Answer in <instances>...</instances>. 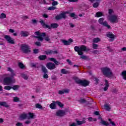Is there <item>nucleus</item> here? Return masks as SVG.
<instances>
[{
    "mask_svg": "<svg viewBox=\"0 0 126 126\" xmlns=\"http://www.w3.org/2000/svg\"><path fill=\"white\" fill-rule=\"evenodd\" d=\"M74 50L78 53L79 56H82L83 55V52H88V51H90V49L87 48L85 45H82L80 47L75 46Z\"/></svg>",
    "mask_w": 126,
    "mask_h": 126,
    "instance_id": "f257e3e1",
    "label": "nucleus"
},
{
    "mask_svg": "<svg viewBox=\"0 0 126 126\" xmlns=\"http://www.w3.org/2000/svg\"><path fill=\"white\" fill-rule=\"evenodd\" d=\"M74 80H75V82L77 84H79V85L83 86V87H87V86H88L89 84H90V82L89 81L79 79L77 77L74 78Z\"/></svg>",
    "mask_w": 126,
    "mask_h": 126,
    "instance_id": "f03ea898",
    "label": "nucleus"
},
{
    "mask_svg": "<svg viewBox=\"0 0 126 126\" xmlns=\"http://www.w3.org/2000/svg\"><path fill=\"white\" fill-rule=\"evenodd\" d=\"M102 72L103 73V75L108 77V78H111L113 77V72L112 70L108 67H104L101 68Z\"/></svg>",
    "mask_w": 126,
    "mask_h": 126,
    "instance_id": "7ed1b4c3",
    "label": "nucleus"
},
{
    "mask_svg": "<svg viewBox=\"0 0 126 126\" xmlns=\"http://www.w3.org/2000/svg\"><path fill=\"white\" fill-rule=\"evenodd\" d=\"M40 23H41V25L43 27V28H48V29H57L58 27H59V24L57 23H52L51 24V26H49L43 21V20H41L39 21Z\"/></svg>",
    "mask_w": 126,
    "mask_h": 126,
    "instance_id": "20e7f679",
    "label": "nucleus"
},
{
    "mask_svg": "<svg viewBox=\"0 0 126 126\" xmlns=\"http://www.w3.org/2000/svg\"><path fill=\"white\" fill-rule=\"evenodd\" d=\"M21 51L24 54H30L31 53V48L27 44H22L20 46Z\"/></svg>",
    "mask_w": 126,
    "mask_h": 126,
    "instance_id": "39448f33",
    "label": "nucleus"
},
{
    "mask_svg": "<svg viewBox=\"0 0 126 126\" xmlns=\"http://www.w3.org/2000/svg\"><path fill=\"white\" fill-rule=\"evenodd\" d=\"M35 34L37 36H35L34 38H36V39H38V41H40V42L44 41V38H43V37H46L45 32L40 33V32L37 31L35 32Z\"/></svg>",
    "mask_w": 126,
    "mask_h": 126,
    "instance_id": "423d86ee",
    "label": "nucleus"
},
{
    "mask_svg": "<svg viewBox=\"0 0 126 126\" xmlns=\"http://www.w3.org/2000/svg\"><path fill=\"white\" fill-rule=\"evenodd\" d=\"M69 14L68 11L61 13L59 15H57L55 16V19L56 20H61L62 19H65L66 18V14Z\"/></svg>",
    "mask_w": 126,
    "mask_h": 126,
    "instance_id": "0eeeda50",
    "label": "nucleus"
},
{
    "mask_svg": "<svg viewBox=\"0 0 126 126\" xmlns=\"http://www.w3.org/2000/svg\"><path fill=\"white\" fill-rule=\"evenodd\" d=\"M104 18H100L98 20V23L101 24V25H103L104 27H106L107 29H112V27L111 26L108 24V22L107 21H105L104 22Z\"/></svg>",
    "mask_w": 126,
    "mask_h": 126,
    "instance_id": "6e6552de",
    "label": "nucleus"
},
{
    "mask_svg": "<svg viewBox=\"0 0 126 126\" xmlns=\"http://www.w3.org/2000/svg\"><path fill=\"white\" fill-rule=\"evenodd\" d=\"M3 82L5 85H9L12 83V78L10 77H6L3 79Z\"/></svg>",
    "mask_w": 126,
    "mask_h": 126,
    "instance_id": "1a4fd4ad",
    "label": "nucleus"
},
{
    "mask_svg": "<svg viewBox=\"0 0 126 126\" xmlns=\"http://www.w3.org/2000/svg\"><path fill=\"white\" fill-rule=\"evenodd\" d=\"M106 36L108 38H110V42H113L115 40V38H116V35L113 34V32H107L106 34Z\"/></svg>",
    "mask_w": 126,
    "mask_h": 126,
    "instance_id": "9d476101",
    "label": "nucleus"
},
{
    "mask_svg": "<svg viewBox=\"0 0 126 126\" xmlns=\"http://www.w3.org/2000/svg\"><path fill=\"white\" fill-rule=\"evenodd\" d=\"M41 70L44 73L43 78L45 79H47V78H49V75H48V70L47 69V68L42 65L41 67Z\"/></svg>",
    "mask_w": 126,
    "mask_h": 126,
    "instance_id": "9b49d317",
    "label": "nucleus"
},
{
    "mask_svg": "<svg viewBox=\"0 0 126 126\" xmlns=\"http://www.w3.org/2000/svg\"><path fill=\"white\" fill-rule=\"evenodd\" d=\"M46 67L50 70H53V69L56 68L57 67L53 62H49L46 64Z\"/></svg>",
    "mask_w": 126,
    "mask_h": 126,
    "instance_id": "f8f14e48",
    "label": "nucleus"
},
{
    "mask_svg": "<svg viewBox=\"0 0 126 126\" xmlns=\"http://www.w3.org/2000/svg\"><path fill=\"white\" fill-rule=\"evenodd\" d=\"M4 38L6 40V41H7L8 43H9V44H11L12 45H13L15 43L14 40H13V39H12L11 37H10V36L9 35H5Z\"/></svg>",
    "mask_w": 126,
    "mask_h": 126,
    "instance_id": "ddd939ff",
    "label": "nucleus"
},
{
    "mask_svg": "<svg viewBox=\"0 0 126 126\" xmlns=\"http://www.w3.org/2000/svg\"><path fill=\"white\" fill-rule=\"evenodd\" d=\"M109 20L112 22V23H116V22L118 23L119 21H118V16L112 15L109 17Z\"/></svg>",
    "mask_w": 126,
    "mask_h": 126,
    "instance_id": "4468645a",
    "label": "nucleus"
},
{
    "mask_svg": "<svg viewBox=\"0 0 126 126\" xmlns=\"http://www.w3.org/2000/svg\"><path fill=\"white\" fill-rule=\"evenodd\" d=\"M62 42L63 43V45H64V46H69V45H70V44H71L72 42H73V40L71 38L68 39V40L63 39L62 40Z\"/></svg>",
    "mask_w": 126,
    "mask_h": 126,
    "instance_id": "2eb2a0df",
    "label": "nucleus"
},
{
    "mask_svg": "<svg viewBox=\"0 0 126 126\" xmlns=\"http://www.w3.org/2000/svg\"><path fill=\"white\" fill-rule=\"evenodd\" d=\"M45 53L47 55H56L57 54H59V52H58V50L54 51L53 50H48L45 51Z\"/></svg>",
    "mask_w": 126,
    "mask_h": 126,
    "instance_id": "dca6fc26",
    "label": "nucleus"
},
{
    "mask_svg": "<svg viewBox=\"0 0 126 126\" xmlns=\"http://www.w3.org/2000/svg\"><path fill=\"white\" fill-rule=\"evenodd\" d=\"M30 34L29 32L26 31H22L20 32V35L22 37H28Z\"/></svg>",
    "mask_w": 126,
    "mask_h": 126,
    "instance_id": "f3484780",
    "label": "nucleus"
},
{
    "mask_svg": "<svg viewBox=\"0 0 126 126\" xmlns=\"http://www.w3.org/2000/svg\"><path fill=\"white\" fill-rule=\"evenodd\" d=\"M49 60H50L51 62L54 63L55 65H60V64H61V63L57 61V59L54 58H49Z\"/></svg>",
    "mask_w": 126,
    "mask_h": 126,
    "instance_id": "a211bd4d",
    "label": "nucleus"
},
{
    "mask_svg": "<svg viewBox=\"0 0 126 126\" xmlns=\"http://www.w3.org/2000/svg\"><path fill=\"white\" fill-rule=\"evenodd\" d=\"M65 114V112L63 110H59L56 112V115L58 117H63Z\"/></svg>",
    "mask_w": 126,
    "mask_h": 126,
    "instance_id": "6ab92c4d",
    "label": "nucleus"
},
{
    "mask_svg": "<svg viewBox=\"0 0 126 126\" xmlns=\"http://www.w3.org/2000/svg\"><path fill=\"white\" fill-rule=\"evenodd\" d=\"M58 93L60 95H63V94H64V93L68 94V93H69V90L64 89V90H63L62 91H59Z\"/></svg>",
    "mask_w": 126,
    "mask_h": 126,
    "instance_id": "aec40b11",
    "label": "nucleus"
},
{
    "mask_svg": "<svg viewBox=\"0 0 126 126\" xmlns=\"http://www.w3.org/2000/svg\"><path fill=\"white\" fill-rule=\"evenodd\" d=\"M20 118L21 120H27V119H28V116L27 114L23 113L20 116Z\"/></svg>",
    "mask_w": 126,
    "mask_h": 126,
    "instance_id": "412c9836",
    "label": "nucleus"
},
{
    "mask_svg": "<svg viewBox=\"0 0 126 126\" xmlns=\"http://www.w3.org/2000/svg\"><path fill=\"white\" fill-rule=\"evenodd\" d=\"M0 106H2L3 107H5V108H9V105L6 103V102L3 101L0 102Z\"/></svg>",
    "mask_w": 126,
    "mask_h": 126,
    "instance_id": "4be33fe9",
    "label": "nucleus"
},
{
    "mask_svg": "<svg viewBox=\"0 0 126 126\" xmlns=\"http://www.w3.org/2000/svg\"><path fill=\"white\" fill-rule=\"evenodd\" d=\"M76 122L78 126H81L83 124H85L86 123V121L84 120H83L82 121L77 120Z\"/></svg>",
    "mask_w": 126,
    "mask_h": 126,
    "instance_id": "5701e85b",
    "label": "nucleus"
},
{
    "mask_svg": "<svg viewBox=\"0 0 126 126\" xmlns=\"http://www.w3.org/2000/svg\"><path fill=\"white\" fill-rule=\"evenodd\" d=\"M101 16H104V14L102 12H97L95 15V17L97 18L101 17Z\"/></svg>",
    "mask_w": 126,
    "mask_h": 126,
    "instance_id": "b1692460",
    "label": "nucleus"
},
{
    "mask_svg": "<svg viewBox=\"0 0 126 126\" xmlns=\"http://www.w3.org/2000/svg\"><path fill=\"white\" fill-rule=\"evenodd\" d=\"M38 59L40 61H45L47 59V55H40L38 57Z\"/></svg>",
    "mask_w": 126,
    "mask_h": 126,
    "instance_id": "393cba45",
    "label": "nucleus"
},
{
    "mask_svg": "<svg viewBox=\"0 0 126 126\" xmlns=\"http://www.w3.org/2000/svg\"><path fill=\"white\" fill-rule=\"evenodd\" d=\"M50 108L51 109H56V102L55 101H53V103H51L50 105Z\"/></svg>",
    "mask_w": 126,
    "mask_h": 126,
    "instance_id": "a878e982",
    "label": "nucleus"
},
{
    "mask_svg": "<svg viewBox=\"0 0 126 126\" xmlns=\"http://www.w3.org/2000/svg\"><path fill=\"white\" fill-rule=\"evenodd\" d=\"M61 72L62 73V74H68V73H69V71L66 70L64 68L62 69Z\"/></svg>",
    "mask_w": 126,
    "mask_h": 126,
    "instance_id": "bb28decb",
    "label": "nucleus"
},
{
    "mask_svg": "<svg viewBox=\"0 0 126 126\" xmlns=\"http://www.w3.org/2000/svg\"><path fill=\"white\" fill-rule=\"evenodd\" d=\"M21 76L22 77V78H24L25 80H27L28 78H29V76H28V75L24 73H22L21 74Z\"/></svg>",
    "mask_w": 126,
    "mask_h": 126,
    "instance_id": "cd10ccee",
    "label": "nucleus"
},
{
    "mask_svg": "<svg viewBox=\"0 0 126 126\" xmlns=\"http://www.w3.org/2000/svg\"><path fill=\"white\" fill-rule=\"evenodd\" d=\"M70 17H72L73 19H76L78 18V16L75 15V14L74 13H71L69 15Z\"/></svg>",
    "mask_w": 126,
    "mask_h": 126,
    "instance_id": "c85d7f7f",
    "label": "nucleus"
},
{
    "mask_svg": "<svg viewBox=\"0 0 126 126\" xmlns=\"http://www.w3.org/2000/svg\"><path fill=\"white\" fill-rule=\"evenodd\" d=\"M19 85H15L13 86V87H12V89H13V90H15V91L18 90V89H19Z\"/></svg>",
    "mask_w": 126,
    "mask_h": 126,
    "instance_id": "c756f323",
    "label": "nucleus"
},
{
    "mask_svg": "<svg viewBox=\"0 0 126 126\" xmlns=\"http://www.w3.org/2000/svg\"><path fill=\"white\" fill-rule=\"evenodd\" d=\"M121 75H122V76L123 77V79L124 80H126V71H123L122 72Z\"/></svg>",
    "mask_w": 126,
    "mask_h": 126,
    "instance_id": "7c9ffc66",
    "label": "nucleus"
},
{
    "mask_svg": "<svg viewBox=\"0 0 126 126\" xmlns=\"http://www.w3.org/2000/svg\"><path fill=\"white\" fill-rule=\"evenodd\" d=\"M18 66L20 67V68H21V69H23L24 68H25V66H24V64L22 63H18Z\"/></svg>",
    "mask_w": 126,
    "mask_h": 126,
    "instance_id": "2f4dec72",
    "label": "nucleus"
},
{
    "mask_svg": "<svg viewBox=\"0 0 126 126\" xmlns=\"http://www.w3.org/2000/svg\"><path fill=\"white\" fill-rule=\"evenodd\" d=\"M29 120H30V119H33L34 118V113H31V112H29Z\"/></svg>",
    "mask_w": 126,
    "mask_h": 126,
    "instance_id": "473e14b6",
    "label": "nucleus"
},
{
    "mask_svg": "<svg viewBox=\"0 0 126 126\" xmlns=\"http://www.w3.org/2000/svg\"><path fill=\"white\" fill-rule=\"evenodd\" d=\"M100 39L99 37L94 38L93 39V43H99L100 42Z\"/></svg>",
    "mask_w": 126,
    "mask_h": 126,
    "instance_id": "72a5a7b5",
    "label": "nucleus"
},
{
    "mask_svg": "<svg viewBox=\"0 0 126 126\" xmlns=\"http://www.w3.org/2000/svg\"><path fill=\"white\" fill-rule=\"evenodd\" d=\"M56 104H57L60 108H63V104L60 101H56Z\"/></svg>",
    "mask_w": 126,
    "mask_h": 126,
    "instance_id": "f704fd0d",
    "label": "nucleus"
},
{
    "mask_svg": "<svg viewBox=\"0 0 126 126\" xmlns=\"http://www.w3.org/2000/svg\"><path fill=\"white\" fill-rule=\"evenodd\" d=\"M4 89L5 90H7L8 91H9V90H10V89H12V87L10 86H6L4 87Z\"/></svg>",
    "mask_w": 126,
    "mask_h": 126,
    "instance_id": "c9c22d12",
    "label": "nucleus"
},
{
    "mask_svg": "<svg viewBox=\"0 0 126 126\" xmlns=\"http://www.w3.org/2000/svg\"><path fill=\"white\" fill-rule=\"evenodd\" d=\"M99 4L98 2H95L93 4V7H94V8H97V7L99 6Z\"/></svg>",
    "mask_w": 126,
    "mask_h": 126,
    "instance_id": "e433bc0d",
    "label": "nucleus"
},
{
    "mask_svg": "<svg viewBox=\"0 0 126 126\" xmlns=\"http://www.w3.org/2000/svg\"><path fill=\"white\" fill-rule=\"evenodd\" d=\"M6 18V15L4 13H1L0 15V19Z\"/></svg>",
    "mask_w": 126,
    "mask_h": 126,
    "instance_id": "4c0bfd02",
    "label": "nucleus"
},
{
    "mask_svg": "<svg viewBox=\"0 0 126 126\" xmlns=\"http://www.w3.org/2000/svg\"><path fill=\"white\" fill-rule=\"evenodd\" d=\"M101 124L102 125H103V126H109V123H108L107 122L104 121L103 120H101Z\"/></svg>",
    "mask_w": 126,
    "mask_h": 126,
    "instance_id": "58836bf2",
    "label": "nucleus"
},
{
    "mask_svg": "<svg viewBox=\"0 0 126 126\" xmlns=\"http://www.w3.org/2000/svg\"><path fill=\"white\" fill-rule=\"evenodd\" d=\"M104 108L107 111H110V110H111V107H110V106H109V105H108V104H105L104 105Z\"/></svg>",
    "mask_w": 126,
    "mask_h": 126,
    "instance_id": "ea45409f",
    "label": "nucleus"
},
{
    "mask_svg": "<svg viewBox=\"0 0 126 126\" xmlns=\"http://www.w3.org/2000/svg\"><path fill=\"white\" fill-rule=\"evenodd\" d=\"M56 8H57L56 7L52 6L48 7L47 9L48 10H55V9H56Z\"/></svg>",
    "mask_w": 126,
    "mask_h": 126,
    "instance_id": "a19ab883",
    "label": "nucleus"
},
{
    "mask_svg": "<svg viewBox=\"0 0 126 126\" xmlns=\"http://www.w3.org/2000/svg\"><path fill=\"white\" fill-rule=\"evenodd\" d=\"M98 44H95V43L93 44V48L94 50H96V49H98Z\"/></svg>",
    "mask_w": 126,
    "mask_h": 126,
    "instance_id": "79ce46f5",
    "label": "nucleus"
},
{
    "mask_svg": "<svg viewBox=\"0 0 126 126\" xmlns=\"http://www.w3.org/2000/svg\"><path fill=\"white\" fill-rule=\"evenodd\" d=\"M35 107L36 108H37L38 109H42L43 108V107L42 106V105H41V104H39V103H37L35 105Z\"/></svg>",
    "mask_w": 126,
    "mask_h": 126,
    "instance_id": "37998d69",
    "label": "nucleus"
},
{
    "mask_svg": "<svg viewBox=\"0 0 126 126\" xmlns=\"http://www.w3.org/2000/svg\"><path fill=\"white\" fill-rule=\"evenodd\" d=\"M94 81H95L96 84H98V83H99V81H100L99 79L97 77L94 78Z\"/></svg>",
    "mask_w": 126,
    "mask_h": 126,
    "instance_id": "c03bdc74",
    "label": "nucleus"
},
{
    "mask_svg": "<svg viewBox=\"0 0 126 126\" xmlns=\"http://www.w3.org/2000/svg\"><path fill=\"white\" fill-rule=\"evenodd\" d=\"M108 13L109 15H112L113 13H114V10L112 9H108Z\"/></svg>",
    "mask_w": 126,
    "mask_h": 126,
    "instance_id": "a18cd8bd",
    "label": "nucleus"
},
{
    "mask_svg": "<svg viewBox=\"0 0 126 126\" xmlns=\"http://www.w3.org/2000/svg\"><path fill=\"white\" fill-rule=\"evenodd\" d=\"M79 103H81V104H83L86 102V100L84 99H81L80 100H79Z\"/></svg>",
    "mask_w": 126,
    "mask_h": 126,
    "instance_id": "49530a36",
    "label": "nucleus"
},
{
    "mask_svg": "<svg viewBox=\"0 0 126 126\" xmlns=\"http://www.w3.org/2000/svg\"><path fill=\"white\" fill-rule=\"evenodd\" d=\"M58 4H59V2H58V1H54L52 3V5L53 6H55L56 5H58Z\"/></svg>",
    "mask_w": 126,
    "mask_h": 126,
    "instance_id": "de8ad7c7",
    "label": "nucleus"
},
{
    "mask_svg": "<svg viewBox=\"0 0 126 126\" xmlns=\"http://www.w3.org/2000/svg\"><path fill=\"white\" fill-rule=\"evenodd\" d=\"M44 39L45 41H46V42H50V41H51V39H50V37L49 36H46Z\"/></svg>",
    "mask_w": 126,
    "mask_h": 126,
    "instance_id": "09e8293b",
    "label": "nucleus"
},
{
    "mask_svg": "<svg viewBox=\"0 0 126 126\" xmlns=\"http://www.w3.org/2000/svg\"><path fill=\"white\" fill-rule=\"evenodd\" d=\"M105 84L104 85L105 86L109 87V86H110V85L109 84V81H108V80H105Z\"/></svg>",
    "mask_w": 126,
    "mask_h": 126,
    "instance_id": "8fccbe9b",
    "label": "nucleus"
},
{
    "mask_svg": "<svg viewBox=\"0 0 126 126\" xmlns=\"http://www.w3.org/2000/svg\"><path fill=\"white\" fill-rule=\"evenodd\" d=\"M18 101H19V98L17 97H13V102H18Z\"/></svg>",
    "mask_w": 126,
    "mask_h": 126,
    "instance_id": "3c124183",
    "label": "nucleus"
},
{
    "mask_svg": "<svg viewBox=\"0 0 126 126\" xmlns=\"http://www.w3.org/2000/svg\"><path fill=\"white\" fill-rule=\"evenodd\" d=\"M35 45H36V46H37V47H41L42 44H41V42H35Z\"/></svg>",
    "mask_w": 126,
    "mask_h": 126,
    "instance_id": "603ef678",
    "label": "nucleus"
},
{
    "mask_svg": "<svg viewBox=\"0 0 126 126\" xmlns=\"http://www.w3.org/2000/svg\"><path fill=\"white\" fill-rule=\"evenodd\" d=\"M22 19H23V20H25L26 19H28V18H29V17L27 16H24L23 17H21Z\"/></svg>",
    "mask_w": 126,
    "mask_h": 126,
    "instance_id": "864d4df0",
    "label": "nucleus"
},
{
    "mask_svg": "<svg viewBox=\"0 0 126 126\" xmlns=\"http://www.w3.org/2000/svg\"><path fill=\"white\" fill-rule=\"evenodd\" d=\"M66 62L70 65H71L72 64V62H71V61L69 59H67Z\"/></svg>",
    "mask_w": 126,
    "mask_h": 126,
    "instance_id": "5fc2aeb1",
    "label": "nucleus"
},
{
    "mask_svg": "<svg viewBox=\"0 0 126 126\" xmlns=\"http://www.w3.org/2000/svg\"><path fill=\"white\" fill-rule=\"evenodd\" d=\"M33 53L34 54H38V53H39V49H33Z\"/></svg>",
    "mask_w": 126,
    "mask_h": 126,
    "instance_id": "6e6d98bb",
    "label": "nucleus"
},
{
    "mask_svg": "<svg viewBox=\"0 0 126 126\" xmlns=\"http://www.w3.org/2000/svg\"><path fill=\"white\" fill-rule=\"evenodd\" d=\"M7 71H10L11 73H13V70L10 67H8L7 68Z\"/></svg>",
    "mask_w": 126,
    "mask_h": 126,
    "instance_id": "4d7b16f0",
    "label": "nucleus"
},
{
    "mask_svg": "<svg viewBox=\"0 0 126 126\" xmlns=\"http://www.w3.org/2000/svg\"><path fill=\"white\" fill-rule=\"evenodd\" d=\"M107 51H109V52H113V49H111V47L108 46L107 47Z\"/></svg>",
    "mask_w": 126,
    "mask_h": 126,
    "instance_id": "13d9d810",
    "label": "nucleus"
},
{
    "mask_svg": "<svg viewBox=\"0 0 126 126\" xmlns=\"http://www.w3.org/2000/svg\"><path fill=\"white\" fill-rule=\"evenodd\" d=\"M16 126H23V124L21 123L18 122L16 125Z\"/></svg>",
    "mask_w": 126,
    "mask_h": 126,
    "instance_id": "bf43d9fd",
    "label": "nucleus"
},
{
    "mask_svg": "<svg viewBox=\"0 0 126 126\" xmlns=\"http://www.w3.org/2000/svg\"><path fill=\"white\" fill-rule=\"evenodd\" d=\"M43 17H44V18H48L49 17V16L47 14H44L43 15Z\"/></svg>",
    "mask_w": 126,
    "mask_h": 126,
    "instance_id": "052dcab7",
    "label": "nucleus"
},
{
    "mask_svg": "<svg viewBox=\"0 0 126 126\" xmlns=\"http://www.w3.org/2000/svg\"><path fill=\"white\" fill-rule=\"evenodd\" d=\"M81 59H82L83 60H86L87 59V57L86 56H81Z\"/></svg>",
    "mask_w": 126,
    "mask_h": 126,
    "instance_id": "680f3d73",
    "label": "nucleus"
},
{
    "mask_svg": "<svg viewBox=\"0 0 126 126\" xmlns=\"http://www.w3.org/2000/svg\"><path fill=\"white\" fill-rule=\"evenodd\" d=\"M32 22L33 24H36V23H37V20L35 19H32Z\"/></svg>",
    "mask_w": 126,
    "mask_h": 126,
    "instance_id": "e2e57ef3",
    "label": "nucleus"
},
{
    "mask_svg": "<svg viewBox=\"0 0 126 126\" xmlns=\"http://www.w3.org/2000/svg\"><path fill=\"white\" fill-rule=\"evenodd\" d=\"M94 115H95V116H99V115H100V113H99V111H96L94 112Z\"/></svg>",
    "mask_w": 126,
    "mask_h": 126,
    "instance_id": "0e129e2a",
    "label": "nucleus"
},
{
    "mask_svg": "<svg viewBox=\"0 0 126 126\" xmlns=\"http://www.w3.org/2000/svg\"><path fill=\"white\" fill-rule=\"evenodd\" d=\"M9 32L10 33H14V30L10 29L9 30Z\"/></svg>",
    "mask_w": 126,
    "mask_h": 126,
    "instance_id": "69168bd1",
    "label": "nucleus"
},
{
    "mask_svg": "<svg viewBox=\"0 0 126 126\" xmlns=\"http://www.w3.org/2000/svg\"><path fill=\"white\" fill-rule=\"evenodd\" d=\"M88 120L89 122H92V121H93V118H92V117H89Z\"/></svg>",
    "mask_w": 126,
    "mask_h": 126,
    "instance_id": "338daca9",
    "label": "nucleus"
},
{
    "mask_svg": "<svg viewBox=\"0 0 126 126\" xmlns=\"http://www.w3.org/2000/svg\"><path fill=\"white\" fill-rule=\"evenodd\" d=\"M93 54H94L95 55L98 54V50H94L93 51Z\"/></svg>",
    "mask_w": 126,
    "mask_h": 126,
    "instance_id": "774afa93",
    "label": "nucleus"
}]
</instances>
